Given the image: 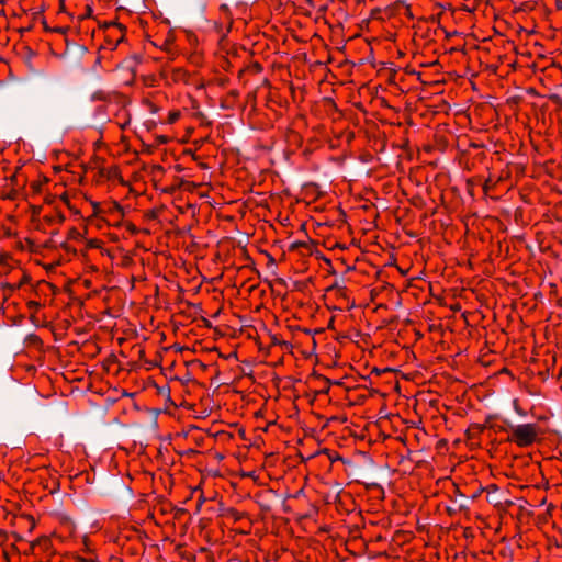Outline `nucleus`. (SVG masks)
<instances>
[{"instance_id": "nucleus-3", "label": "nucleus", "mask_w": 562, "mask_h": 562, "mask_svg": "<svg viewBox=\"0 0 562 562\" xmlns=\"http://www.w3.org/2000/svg\"><path fill=\"white\" fill-rule=\"evenodd\" d=\"M22 282H19L16 284L5 283L3 286L5 289H9L10 291H14L21 286Z\"/></svg>"}, {"instance_id": "nucleus-2", "label": "nucleus", "mask_w": 562, "mask_h": 562, "mask_svg": "<svg viewBox=\"0 0 562 562\" xmlns=\"http://www.w3.org/2000/svg\"><path fill=\"white\" fill-rule=\"evenodd\" d=\"M180 117V112L178 111H173V112H170L169 113V117H168V122L169 123H175L179 120Z\"/></svg>"}, {"instance_id": "nucleus-1", "label": "nucleus", "mask_w": 562, "mask_h": 562, "mask_svg": "<svg viewBox=\"0 0 562 562\" xmlns=\"http://www.w3.org/2000/svg\"><path fill=\"white\" fill-rule=\"evenodd\" d=\"M539 428L536 424H521L510 428L509 441L518 447H529L538 438Z\"/></svg>"}]
</instances>
